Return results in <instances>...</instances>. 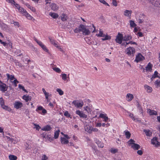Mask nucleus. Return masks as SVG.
<instances>
[{"instance_id":"1","label":"nucleus","mask_w":160,"mask_h":160,"mask_svg":"<svg viewBox=\"0 0 160 160\" xmlns=\"http://www.w3.org/2000/svg\"><path fill=\"white\" fill-rule=\"evenodd\" d=\"M80 28H81V31L82 32L83 35H88L90 33L91 31L88 28H87L85 26L82 24H80Z\"/></svg>"},{"instance_id":"2","label":"nucleus","mask_w":160,"mask_h":160,"mask_svg":"<svg viewBox=\"0 0 160 160\" xmlns=\"http://www.w3.org/2000/svg\"><path fill=\"white\" fill-rule=\"evenodd\" d=\"M96 36L98 37H101L104 38H102V41H105L107 40H109L111 39V37L108 36V35H105L103 33V32L101 30V29H100L99 31V34H96Z\"/></svg>"},{"instance_id":"3","label":"nucleus","mask_w":160,"mask_h":160,"mask_svg":"<svg viewBox=\"0 0 160 160\" xmlns=\"http://www.w3.org/2000/svg\"><path fill=\"white\" fill-rule=\"evenodd\" d=\"M123 40V37L122 34L118 32L116 37L115 41L117 43L120 44L122 43Z\"/></svg>"},{"instance_id":"4","label":"nucleus","mask_w":160,"mask_h":160,"mask_svg":"<svg viewBox=\"0 0 160 160\" xmlns=\"http://www.w3.org/2000/svg\"><path fill=\"white\" fill-rule=\"evenodd\" d=\"M126 52L127 54L129 56H133L134 55L135 51L134 48L130 47L126 49Z\"/></svg>"},{"instance_id":"5","label":"nucleus","mask_w":160,"mask_h":160,"mask_svg":"<svg viewBox=\"0 0 160 160\" xmlns=\"http://www.w3.org/2000/svg\"><path fill=\"white\" fill-rule=\"evenodd\" d=\"M36 111L38 112L39 113L44 115L47 113V111L42 106H39L36 110Z\"/></svg>"},{"instance_id":"6","label":"nucleus","mask_w":160,"mask_h":160,"mask_svg":"<svg viewBox=\"0 0 160 160\" xmlns=\"http://www.w3.org/2000/svg\"><path fill=\"white\" fill-rule=\"evenodd\" d=\"M8 86L5 83L2 82L0 80V90L2 92H5L7 90Z\"/></svg>"},{"instance_id":"7","label":"nucleus","mask_w":160,"mask_h":160,"mask_svg":"<svg viewBox=\"0 0 160 160\" xmlns=\"http://www.w3.org/2000/svg\"><path fill=\"white\" fill-rule=\"evenodd\" d=\"M72 103L76 107L79 108H82L83 105V102L82 101L79 102L78 100H74Z\"/></svg>"},{"instance_id":"8","label":"nucleus","mask_w":160,"mask_h":160,"mask_svg":"<svg viewBox=\"0 0 160 160\" xmlns=\"http://www.w3.org/2000/svg\"><path fill=\"white\" fill-rule=\"evenodd\" d=\"M158 138L155 137L151 140V143L156 147L160 146V142L158 141Z\"/></svg>"},{"instance_id":"9","label":"nucleus","mask_w":160,"mask_h":160,"mask_svg":"<svg viewBox=\"0 0 160 160\" xmlns=\"http://www.w3.org/2000/svg\"><path fill=\"white\" fill-rule=\"evenodd\" d=\"M151 3L155 7L160 8V0H151Z\"/></svg>"},{"instance_id":"10","label":"nucleus","mask_w":160,"mask_h":160,"mask_svg":"<svg viewBox=\"0 0 160 160\" xmlns=\"http://www.w3.org/2000/svg\"><path fill=\"white\" fill-rule=\"evenodd\" d=\"M76 114L78 115L80 118H84L85 119L87 118V115L84 114L83 112L80 111L79 110H77L76 112Z\"/></svg>"},{"instance_id":"11","label":"nucleus","mask_w":160,"mask_h":160,"mask_svg":"<svg viewBox=\"0 0 160 160\" xmlns=\"http://www.w3.org/2000/svg\"><path fill=\"white\" fill-rule=\"evenodd\" d=\"M143 57L141 53H139L136 57L134 61L137 62H139L143 60Z\"/></svg>"},{"instance_id":"12","label":"nucleus","mask_w":160,"mask_h":160,"mask_svg":"<svg viewBox=\"0 0 160 160\" xmlns=\"http://www.w3.org/2000/svg\"><path fill=\"white\" fill-rule=\"evenodd\" d=\"M22 106V103L19 102H16L14 103V107L17 109H19Z\"/></svg>"},{"instance_id":"13","label":"nucleus","mask_w":160,"mask_h":160,"mask_svg":"<svg viewBox=\"0 0 160 160\" xmlns=\"http://www.w3.org/2000/svg\"><path fill=\"white\" fill-rule=\"evenodd\" d=\"M50 7L53 11H56L58 9V7L57 4L54 3H51L50 5Z\"/></svg>"},{"instance_id":"14","label":"nucleus","mask_w":160,"mask_h":160,"mask_svg":"<svg viewBox=\"0 0 160 160\" xmlns=\"http://www.w3.org/2000/svg\"><path fill=\"white\" fill-rule=\"evenodd\" d=\"M92 127L89 125H87L84 127V129L86 131L90 133H91Z\"/></svg>"},{"instance_id":"15","label":"nucleus","mask_w":160,"mask_h":160,"mask_svg":"<svg viewBox=\"0 0 160 160\" xmlns=\"http://www.w3.org/2000/svg\"><path fill=\"white\" fill-rule=\"evenodd\" d=\"M95 143L98 145V147L101 148L103 147L104 144L98 140L96 139L95 140Z\"/></svg>"},{"instance_id":"16","label":"nucleus","mask_w":160,"mask_h":160,"mask_svg":"<svg viewBox=\"0 0 160 160\" xmlns=\"http://www.w3.org/2000/svg\"><path fill=\"white\" fill-rule=\"evenodd\" d=\"M131 147L134 150H138L141 147L139 144L134 143L131 145Z\"/></svg>"},{"instance_id":"17","label":"nucleus","mask_w":160,"mask_h":160,"mask_svg":"<svg viewBox=\"0 0 160 160\" xmlns=\"http://www.w3.org/2000/svg\"><path fill=\"white\" fill-rule=\"evenodd\" d=\"M49 39L50 40V42L52 44H53L55 47L57 48H58V42L54 40L51 39L50 37H49Z\"/></svg>"},{"instance_id":"18","label":"nucleus","mask_w":160,"mask_h":160,"mask_svg":"<svg viewBox=\"0 0 160 160\" xmlns=\"http://www.w3.org/2000/svg\"><path fill=\"white\" fill-rule=\"evenodd\" d=\"M51 129L52 128L50 125H47L43 128H42L41 130L48 131H50Z\"/></svg>"},{"instance_id":"19","label":"nucleus","mask_w":160,"mask_h":160,"mask_svg":"<svg viewBox=\"0 0 160 160\" xmlns=\"http://www.w3.org/2000/svg\"><path fill=\"white\" fill-rule=\"evenodd\" d=\"M126 98H128V101H131L133 98V96L132 94L130 93H128L126 95Z\"/></svg>"},{"instance_id":"20","label":"nucleus","mask_w":160,"mask_h":160,"mask_svg":"<svg viewBox=\"0 0 160 160\" xmlns=\"http://www.w3.org/2000/svg\"><path fill=\"white\" fill-rule=\"evenodd\" d=\"M61 143L62 144H68L69 141L68 140H67L66 138H61Z\"/></svg>"},{"instance_id":"21","label":"nucleus","mask_w":160,"mask_h":160,"mask_svg":"<svg viewBox=\"0 0 160 160\" xmlns=\"http://www.w3.org/2000/svg\"><path fill=\"white\" fill-rule=\"evenodd\" d=\"M22 98L24 99L26 102H28V101L31 100V97L27 95H24L22 97Z\"/></svg>"},{"instance_id":"22","label":"nucleus","mask_w":160,"mask_h":160,"mask_svg":"<svg viewBox=\"0 0 160 160\" xmlns=\"http://www.w3.org/2000/svg\"><path fill=\"white\" fill-rule=\"evenodd\" d=\"M132 11L126 10L124 11V15L130 17L131 15Z\"/></svg>"},{"instance_id":"23","label":"nucleus","mask_w":160,"mask_h":160,"mask_svg":"<svg viewBox=\"0 0 160 160\" xmlns=\"http://www.w3.org/2000/svg\"><path fill=\"white\" fill-rule=\"evenodd\" d=\"M132 37L131 35H125L123 37V41H128V40H130L132 39Z\"/></svg>"},{"instance_id":"24","label":"nucleus","mask_w":160,"mask_h":160,"mask_svg":"<svg viewBox=\"0 0 160 160\" xmlns=\"http://www.w3.org/2000/svg\"><path fill=\"white\" fill-rule=\"evenodd\" d=\"M6 137L7 138V139L8 140V141H10L12 143H13L14 144L17 143V141L15 140L14 139V138L7 136Z\"/></svg>"},{"instance_id":"25","label":"nucleus","mask_w":160,"mask_h":160,"mask_svg":"<svg viewBox=\"0 0 160 160\" xmlns=\"http://www.w3.org/2000/svg\"><path fill=\"white\" fill-rule=\"evenodd\" d=\"M49 15L53 18H57L58 17V14L54 12H50Z\"/></svg>"},{"instance_id":"26","label":"nucleus","mask_w":160,"mask_h":160,"mask_svg":"<svg viewBox=\"0 0 160 160\" xmlns=\"http://www.w3.org/2000/svg\"><path fill=\"white\" fill-rule=\"evenodd\" d=\"M25 5L29 8L31 10H32L33 12H35V9L34 8L30 6V5L28 3H24Z\"/></svg>"},{"instance_id":"27","label":"nucleus","mask_w":160,"mask_h":160,"mask_svg":"<svg viewBox=\"0 0 160 160\" xmlns=\"http://www.w3.org/2000/svg\"><path fill=\"white\" fill-rule=\"evenodd\" d=\"M158 72L157 71H155L153 75H152V77L151 78V79L153 80V79L156 78L158 77L160 78V77L158 75Z\"/></svg>"},{"instance_id":"28","label":"nucleus","mask_w":160,"mask_h":160,"mask_svg":"<svg viewBox=\"0 0 160 160\" xmlns=\"http://www.w3.org/2000/svg\"><path fill=\"white\" fill-rule=\"evenodd\" d=\"M154 84L156 88H158L160 87V80H157L154 82Z\"/></svg>"},{"instance_id":"29","label":"nucleus","mask_w":160,"mask_h":160,"mask_svg":"<svg viewBox=\"0 0 160 160\" xmlns=\"http://www.w3.org/2000/svg\"><path fill=\"white\" fill-rule=\"evenodd\" d=\"M145 71L146 72L150 71V62L148 63V65L146 67L145 69L143 68V72H145Z\"/></svg>"},{"instance_id":"30","label":"nucleus","mask_w":160,"mask_h":160,"mask_svg":"<svg viewBox=\"0 0 160 160\" xmlns=\"http://www.w3.org/2000/svg\"><path fill=\"white\" fill-rule=\"evenodd\" d=\"M125 134L126 136V138L127 139H129L131 136V133L129 132L128 131H125Z\"/></svg>"},{"instance_id":"31","label":"nucleus","mask_w":160,"mask_h":160,"mask_svg":"<svg viewBox=\"0 0 160 160\" xmlns=\"http://www.w3.org/2000/svg\"><path fill=\"white\" fill-rule=\"evenodd\" d=\"M18 11L24 15L25 13H26L27 11L25 10H24L23 8L21 7H19L18 8Z\"/></svg>"},{"instance_id":"32","label":"nucleus","mask_w":160,"mask_h":160,"mask_svg":"<svg viewBox=\"0 0 160 160\" xmlns=\"http://www.w3.org/2000/svg\"><path fill=\"white\" fill-rule=\"evenodd\" d=\"M3 109L9 112H10L11 111V108L8 106L4 105V106L2 107Z\"/></svg>"},{"instance_id":"33","label":"nucleus","mask_w":160,"mask_h":160,"mask_svg":"<svg viewBox=\"0 0 160 160\" xmlns=\"http://www.w3.org/2000/svg\"><path fill=\"white\" fill-rule=\"evenodd\" d=\"M9 158L10 160H16L17 159V157L12 155H10L9 156Z\"/></svg>"},{"instance_id":"34","label":"nucleus","mask_w":160,"mask_h":160,"mask_svg":"<svg viewBox=\"0 0 160 160\" xmlns=\"http://www.w3.org/2000/svg\"><path fill=\"white\" fill-rule=\"evenodd\" d=\"M129 22L130 25L131 27L134 28L137 26V25L133 21L130 20Z\"/></svg>"},{"instance_id":"35","label":"nucleus","mask_w":160,"mask_h":160,"mask_svg":"<svg viewBox=\"0 0 160 160\" xmlns=\"http://www.w3.org/2000/svg\"><path fill=\"white\" fill-rule=\"evenodd\" d=\"M6 75L7 77L8 78V79H10V80H13L15 78L13 75H10L9 74L7 73Z\"/></svg>"},{"instance_id":"36","label":"nucleus","mask_w":160,"mask_h":160,"mask_svg":"<svg viewBox=\"0 0 160 160\" xmlns=\"http://www.w3.org/2000/svg\"><path fill=\"white\" fill-rule=\"evenodd\" d=\"M60 131L59 130H58L57 131H56L54 132V138L55 139L57 138L59 136V133L60 132Z\"/></svg>"},{"instance_id":"37","label":"nucleus","mask_w":160,"mask_h":160,"mask_svg":"<svg viewBox=\"0 0 160 160\" xmlns=\"http://www.w3.org/2000/svg\"><path fill=\"white\" fill-rule=\"evenodd\" d=\"M0 104L1 107H2L5 105L4 101L2 97L0 98Z\"/></svg>"},{"instance_id":"38","label":"nucleus","mask_w":160,"mask_h":160,"mask_svg":"<svg viewBox=\"0 0 160 160\" xmlns=\"http://www.w3.org/2000/svg\"><path fill=\"white\" fill-rule=\"evenodd\" d=\"M67 16L64 14H62L61 16V19L62 21H65L67 20L66 19Z\"/></svg>"},{"instance_id":"39","label":"nucleus","mask_w":160,"mask_h":160,"mask_svg":"<svg viewBox=\"0 0 160 160\" xmlns=\"http://www.w3.org/2000/svg\"><path fill=\"white\" fill-rule=\"evenodd\" d=\"M135 141L132 139H131L128 141V144L129 145H133L135 143Z\"/></svg>"},{"instance_id":"40","label":"nucleus","mask_w":160,"mask_h":160,"mask_svg":"<svg viewBox=\"0 0 160 160\" xmlns=\"http://www.w3.org/2000/svg\"><path fill=\"white\" fill-rule=\"evenodd\" d=\"M144 87L145 89L148 92H150V91H148V90H150V87L149 86L145 84L144 85Z\"/></svg>"},{"instance_id":"41","label":"nucleus","mask_w":160,"mask_h":160,"mask_svg":"<svg viewBox=\"0 0 160 160\" xmlns=\"http://www.w3.org/2000/svg\"><path fill=\"white\" fill-rule=\"evenodd\" d=\"M64 115L68 118H72V117H71V115L68 112V111H66L64 113Z\"/></svg>"},{"instance_id":"42","label":"nucleus","mask_w":160,"mask_h":160,"mask_svg":"<svg viewBox=\"0 0 160 160\" xmlns=\"http://www.w3.org/2000/svg\"><path fill=\"white\" fill-rule=\"evenodd\" d=\"M18 87L20 89H22L23 91L27 93H28L27 90L24 88V87L23 86H22L21 84H19L18 85Z\"/></svg>"},{"instance_id":"43","label":"nucleus","mask_w":160,"mask_h":160,"mask_svg":"<svg viewBox=\"0 0 160 160\" xmlns=\"http://www.w3.org/2000/svg\"><path fill=\"white\" fill-rule=\"evenodd\" d=\"M57 91L58 92L60 95H62L63 94V92L60 89H57Z\"/></svg>"},{"instance_id":"44","label":"nucleus","mask_w":160,"mask_h":160,"mask_svg":"<svg viewBox=\"0 0 160 160\" xmlns=\"http://www.w3.org/2000/svg\"><path fill=\"white\" fill-rule=\"evenodd\" d=\"M157 112L153 110H151V116L155 115H157Z\"/></svg>"},{"instance_id":"45","label":"nucleus","mask_w":160,"mask_h":160,"mask_svg":"<svg viewBox=\"0 0 160 160\" xmlns=\"http://www.w3.org/2000/svg\"><path fill=\"white\" fill-rule=\"evenodd\" d=\"M62 76V80L65 81L67 79V75L65 73L62 74L61 75Z\"/></svg>"},{"instance_id":"46","label":"nucleus","mask_w":160,"mask_h":160,"mask_svg":"<svg viewBox=\"0 0 160 160\" xmlns=\"http://www.w3.org/2000/svg\"><path fill=\"white\" fill-rule=\"evenodd\" d=\"M53 69L54 71L58 73H60L61 72V70L58 68L54 67Z\"/></svg>"},{"instance_id":"47","label":"nucleus","mask_w":160,"mask_h":160,"mask_svg":"<svg viewBox=\"0 0 160 160\" xmlns=\"http://www.w3.org/2000/svg\"><path fill=\"white\" fill-rule=\"evenodd\" d=\"M80 32H81V28H80V26L78 27V28H77L75 29L74 30V32L76 33H78Z\"/></svg>"},{"instance_id":"48","label":"nucleus","mask_w":160,"mask_h":160,"mask_svg":"<svg viewBox=\"0 0 160 160\" xmlns=\"http://www.w3.org/2000/svg\"><path fill=\"white\" fill-rule=\"evenodd\" d=\"M144 132L146 134V135L148 136H150V134H149V130H145L144 129L143 130Z\"/></svg>"},{"instance_id":"49","label":"nucleus","mask_w":160,"mask_h":160,"mask_svg":"<svg viewBox=\"0 0 160 160\" xmlns=\"http://www.w3.org/2000/svg\"><path fill=\"white\" fill-rule=\"evenodd\" d=\"M41 47L42 48V49L45 51L46 52H48V49L46 47L44 44H43L42 45V46Z\"/></svg>"},{"instance_id":"50","label":"nucleus","mask_w":160,"mask_h":160,"mask_svg":"<svg viewBox=\"0 0 160 160\" xmlns=\"http://www.w3.org/2000/svg\"><path fill=\"white\" fill-rule=\"evenodd\" d=\"M129 113V117L131 118L133 120L135 121V118L133 117V114L132 113H130L129 112H128Z\"/></svg>"},{"instance_id":"51","label":"nucleus","mask_w":160,"mask_h":160,"mask_svg":"<svg viewBox=\"0 0 160 160\" xmlns=\"http://www.w3.org/2000/svg\"><path fill=\"white\" fill-rule=\"evenodd\" d=\"M48 157L45 154H44L42 156V160H48Z\"/></svg>"},{"instance_id":"52","label":"nucleus","mask_w":160,"mask_h":160,"mask_svg":"<svg viewBox=\"0 0 160 160\" xmlns=\"http://www.w3.org/2000/svg\"><path fill=\"white\" fill-rule=\"evenodd\" d=\"M118 151V149L112 148L111 150V152L113 153H115L117 152Z\"/></svg>"},{"instance_id":"53","label":"nucleus","mask_w":160,"mask_h":160,"mask_svg":"<svg viewBox=\"0 0 160 160\" xmlns=\"http://www.w3.org/2000/svg\"><path fill=\"white\" fill-rule=\"evenodd\" d=\"M24 15H25L26 17L29 19H31L32 18V17L27 12H26V13H25L24 14Z\"/></svg>"},{"instance_id":"54","label":"nucleus","mask_w":160,"mask_h":160,"mask_svg":"<svg viewBox=\"0 0 160 160\" xmlns=\"http://www.w3.org/2000/svg\"><path fill=\"white\" fill-rule=\"evenodd\" d=\"M100 2L102 3L103 4L109 6V4L104 0H99Z\"/></svg>"},{"instance_id":"55","label":"nucleus","mask_w":160,"mask_h":160,"mask_svg":"<svg viewBox=\"0 0 160 160\" xmlns=\"http://www.w3.org/2000/svg\"><path fill=\"white\" fill-rule=\"evenodd\" d=\"M0 42L1 44H2L4 46H7L8 43H6L5 42H3L0 39Z\"/></svg>"},{"instance_id":"56","label":"nucleus","mask_w":160,"mask_h":160,"mask_svg":"<svg viewBox=\"0 0 160 160\" xmlns=\"http://www.w3.org/2000/svg\"><path fill=\"white\" fill-rule=\"evenodd\" d=\"M34 125L35 126V127L34 128H35L36 129V130H39V129H40L41 128L38 125H36L35 124H34Z\"/></svg>"},{"instance_id":"57","label":"nucleus","mask_w":160,"mask_h":160,"mask_svg":"<svg viewBox=\"0 0 160 160\" xmlns=\"http://www.w3.org/2000/svg\"><path fill=\"white\" fill-rule=\"evenodd\" d=\"M84 110L87 111V112H89L90 111V109L89 107L88 106H86V107H84Z\"/></svg>"},{"instance_id":"58","label":"nucleus","mask_w":160,"mask_h":160,"mask_svg":"<svg viewBox=\"0 0 160 160\" xmlns=\"http://www.w3.org/2000/svg\"><path fill=\"white\" fill-rule=\"evenodd\" d=\"M15 87L17 86V83L19 82L17 80L15 79L13 82Z\"/></svg>"},{"instance_id":"59","label":"nucleus","mask_w":160,"mask_h":160,"mask_svg":"<svg viewBox=\"0 0 160 160\" xmlns=\"http://www.w3.org/2000/svg\"><path fill=\"white\" fill-rule=\"evenodd\" d=\"M112 3L113 5L115 6H117V1L115 0H112Z\"/></svg>"},{"instance_id":"60","label":"nucleus","mask_w":160,"mask_h":160,"mask_svg":"<svg viewBox=\"0 0 160 160\" xmlns=\"http://www.w3.org/2000/svg\"><path fill=\"white\" fill-rule=\"evenodd\" d=\"M98 129L97 128H94L92 127L91 128V132L93 131L94 132H98Z\"/></svg>"},{"instance_id":"61","label":"nucleus","mask_w":160,"mask_h":160,"mask_svg":"<svg viewBox=\"0 0 160 160\" xmlns=\"http://www.w3.org/2000/svg\"><path fill=\"white\" fill-rule=\"evenodd\" d=\"M137 153L139 155H141L143 154V152L141 150H139L137 151Z\"/></svg>"},{"instance_id":"62","label":"nucleus","mask_w":160,"mask_h":160,"mask_svg":"<svg viewBox=\"0 0 160 160\" xmlns=\"http://www.w3.org/2000/svg\"><path fill=\"white\" fill-rule=\"evenodd\" d=\"M7 1H8V2L12 3V4H14L15 2L14 0H6Z\"/></svg>"},{"instance_id":"63","label":"nucleus","mask_w":160,"mask_h":160,"mask_svg":"<svg viewBox=\"0 0 160 160\" xmlns=\"http://www.w3.org/2000/svg\"><path fill=\"white\" fill-rule=\"evenodd\" d=\"M15 6V7L18 9V8H19V7H20L19 6V5L15 2L13 4Z\"/></svg>"},{"instance_id":"64","label":"nucleus","mask_w":160,"mask_h":160,"mask_svg":"<svg viewBox=\"0 0 160 160\" xmlns=\"http://www.w3.org/2000/svg\"><path fill=\"white\" fill-rule=\"evenodd\" d=\"M137 35L140 37H141L143 35L142 33L141 32H138L137 33Z\"/></svg>"}]
</instances>
